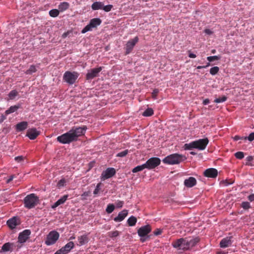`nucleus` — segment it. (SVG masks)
Returning <instances> with one entry per match:
<instances>
[{
	"instance_id": "nucleus-18",
	"label": "nucleus",
	"mask_w": 254,
	"mask_h": 254,
	"mask_svg": "<svg viewBox=\"0 0 254 254\" xmlns=\"http://www.w3.org/2000/svg\"><path fill=\"white\" fill-rule=\"evenodd\" d=\"M232 237H227L223 238L220 243L221 248H225L230 246L232 244Z\"/></svg>"
},
{
	"instance_id": "nucleus-31",
	"label": "nucleus",
	"mask_w": 254,
	"mask_h": 254,
	"mask_svg": "<svg viewBox=\"0 0 254 254\" xmlns=\"http://www.w3.org/2000/svg\"><path fill=\"white\" fill-rule=\"evenodd\" d=\"M234 181L233 179H226L221 181L220 184L224 187L228 186L234 183Z\"/></svg>"
},
{
	"instance_id": "nucleus-3",
	"label": "nucleus",
	"mask_w": 254,
	"mask_h": 254,
	"mask_svg": "<svg viewBox=\"0 0 254 254\" xmlns=\"http://www.w3.org/2000/svg\"><path fill=\"white\" fill-rule=\"evenodd\" d=\"M186 159V157L183 155L175 153L167 156L163 159L162 161L165 164L174 165L179 164Z\"/></svg>"
},
{
	"instance_id": "nucleus-48",
	"label": "nucleus",
	"mask_w": 254,
	"mask_h": 254,
	"mask_svg": "<svg viewBox=\"0 0 254 254\" xmlns=\"http://www.w3.org/2000/svg\"><path fill=\"white\" fill-rule=\"evenodd\" d=\"M128 150H125L123 151H122L117 154V157H123L126 156L128 153Z\"/></svg>"
},
{
	"instance_id": "nucleus-10",
	"label": "nucleus",
	"mask_w": 254,
	"mask_h": 254,
	"mask_svg": "<svg viewBox=\"0 0 254 254\" xmlns=\"http://www.w3.org/2000/svg\"><path fill=\"white\" fill-rule=\"evenodd\" d=\"M102 67L92 68L88 70L86 75V79L87 80H91L95 77H98L99 72L102 70Z\"/></svg>"
},
{
	"instance_id": "nucleus-49",
	"label": "nucleus",
	"mask_w": 254,
	"mask_h": 254,
	"mask_svg": "<svg viewBox=\"0 0 254 254\" xmlns=\"http://www.w3.org/2000/svg\"><path fill=\"white\" fill-rule=\"evenodd\" d=\"M159 93V90L157 89H155L153 90L152 93V97L154 99H156V97L157 96V95Z\"/></svg>"
},
{
	"instance_id": "nucleus-16",
	"label": "nucleus",
	"mask_w": 254,
	"mask_h": 254,
	"mask_svg": "<svg viewBox=\"0 0 254 254\" xmlns=\"http://www.w3.org/2000/svg\"><path fill=\"white\" fill-rule=\"evenodd\" d=\"M203 175L208 178H215L218 175V171L215 168H209L205 170Z\"/></svg>"
},
{
	"instance_id": "nucleus-63",
	"label": "nucleus",
	"mask_w": 254,
	"mask_h": 254,
	"mask_svg": "<svg viewBox=\"0 0 254 254\" xmlns=\"http://www.w3.org/2000/svg\"><path fill=\"white\" fill-rule=\"evenodd\" d=\"M204 32L206 34H208V35H210L212 33V32L211 31V30H210V29H206L204 30Z\"/></svg>"
},
{
	"instance_id": "nucleus-61",
	"label": "nucleus",
	"mask_w": 254,
	"mask_h": 254,
	"mask_svg": "<svg viewBox=\"0 0 254 254\" xmlns=\"http://www.w3.org/2000/svg\"><path fill=\"white\" fill-rule=\"evenodd\" d=\"M234 140H235V141H237L239 139H243V137H241L239 135H235L234 137Z\"/></svg>"
},
{
	"instance_id": "nucleus-26",
	"label": "nucleus",
	"mask_w": 254,
	"mask_h": 254,
	"mask_svg": "<svg viewBox=\"0 0 254 254\" xmlns=\"http://www.w3.org/2000/svg\"><path fill=\"white\" fill-rule=\"evenodd\" d=\"M20 105H16L14 106H11L7 110H6L5 112V115H8L10 114L14 113L16 112L19 108H20Z\"/></svg>"
},
{
	"instance_id": "nucleus-22",
	"label": "nucleus",
	"mask_w": 254,
	"mask_h": 254,
	"mask_svg": "<svg viewBox=\"0 0 254 254\" xmlns=\"http://www.w3.org/2000/svg\"><path fill=\"white\" fill-rule=\"evenodd\" d=\"M79 246L84 245L89 242V239L87 235H83L78 237L77 238Z\"/></svg>"
},
{
	"instance_id": "nucleus-19",
	"label": "nucleus",
	"mask_w": 254,
	"mask_h": 254,
	"mask_svg": "<svg viewBox=\"0 0 254 254\" xmlns=\"http://www.w3.org/2000/svg\"><path fill=\"white\" fill-rule=\"evenodd\" d=\"M74 244L73 242H69L67 243L64 247H62L61 251L63 252V254H66L69 253L72 249L74 248Z\"/></svg>"
},
{
	"instance_id": "nucleus-58",
	"label": "nucleus",
	"mask_w": 254,
	"mask_h": 254,
	"mask_svg": "<svg viewBox=\"0 0 254 254\" xmlns=\"http://www.w3.org/2000/svg\"><path fill=\"white\" fill-rule=\"evenodd\" d=\"M60 205H61L60 204V203L59 202V201L57 200L52 206V208H53V209H55V208H56L57 207H58V206H59Z\"/></svg>"
},
{
	"instance_id": "nucleus-17",
	"label": "nucleus",
	"mask_w": 254,
	"mask_h": 254,
	"mask_svg": "<svg viewBox=\"0 0 254 254\" xmlns=\"http://www.w3.org/2000/svg\"><path fill=\"white\" fill-rule=\"evenodd\" d=\"M40 134V131L35 128H29L27 130L26 136L30 139H35Z\"/></svg>"
},
{
	"instance_id": "nucleus-41",
	"label": "nucleus",
	"mask_w": 254,
	"mask_h": 254,
	"mask_svg": "<svg viewBox=\"0 0 254 254\" xmlns=\"http://www.w3.org/2000/svg\"><path fill=\"white\" fill-rule=\"evenodd\" d=\"M227 98L225 96H223L222 97L216 98L214 100V102L216 103H222L226 101Z\"/></svg>"
},
{
	"instance_id": "nucleus-27",
	"label": "nucleus",
	"mask_w": 254,
	"mask_h": 254,
	"mask_svg": "<svg viewBox=\"0 0 254 254\" xmlns=\"http://www.w3.org/2000/svg\"><path fill=\"white\" fill-rule=\"evenodd\" d=\"M27 125L28 124L26 122H22L16 125V128L18 131H22L27 128Z\"/></svg>"
},
{
	"instance_id": "nucleus-15",
	"label": "nucleus",
	"mask_w": 254,
	"mask_h": 254,
	"mask_svg": "<svg viewBox=\"0 0 254 254\" xmlns=\"http://www.w3.org/2000/svg\"><path fill=\"white\" fill-rule=\"evenodd\" d=\"M31 234V231L29 230H25L22 232L20 233L18 236V242L19 243H25Z\"/></svg>"
},
{
	"instance_id": "nucleus-32",
	"label": "nucleus",
	"mask_w": 254,
	"mask_h": 254,
	"mask_svg": "<svg viewBox=\"0 0 254 254\" xmlns=\"http://www.w3.org/2000/svg\"><path fill=\"white\" fill-rule=\"evenodd\" d=\"M194 141L191 142L190 143H186L184 145V148L186 150H191L193 148H195Z\"/></svg>"
},
{
	"instance_id": "nucleus-39",
	"label": "nucleus",
	"mask_w": 254,
	"mask_h": 254,
	"mask_svg": "<svg viewBox=\"0 0 254 254\" xmlns=\"http://www.w3.org/2000/svg\"><path fill=\"white\" fill-rule=\"evenodd\" d=\"M219 70V67L214 66L210 68V73L212 75H214L218 72Z\"/></svg>"
},
{
	"instance_id": "nucleus-60",
	"label": "nucleus",
	"mask_w": 254,
	"mask_h": 254,
	"mask_svg": "<svg viewBox=\"0 0 254 254\" xmlns=\"http://www.w3.org/2000/svg\"><path fill=\"white\" fill-rule=\"evenodd\" d=\"M90 194V191H85L82 194V196L87 197V196H89Z\"/></svg>"
},
{
	"instance_id": "nucleus-1",
	"label": "nucleus",
	"mask_w": 254,
	"mask_h": 254,
	"mask_svg": "<svg viewBox=\"0 0 254 254\" xmlns=\"http://www.w3.org/2000/svg\"><path fill=\"white\" fill-rule=\"evenodd\" d=\"M87 129L86 126L73 127L67 132L57 137V141L62 144H69L76 141L78 138L83 135Z\"/></svg>"
},
{
	"instance_id": "nucleus-7",
	"label": "nucleus",
	"mask_w": 254,
	"mask_h": 254,
	"mask_svg": "<svg viewBox=\"0 0 254 254\" xmlns=\"http://www.w3.org/2000/svg\"><path fill=\"white\" fill-rule=\"evenodd\" d=\"M161 163V160L159 158L152 157L148 159L145 163H144L146 168L148 169H152L159 166Z\"/></svg>"
},
{
	"instance_id": "nucleus-46",
	"label": "nucleus",
	"mask_w": 254,
	"mask_h": 254,
	"mask_svg": "<svg viewBox=\"0 0 254 254\" xmlns=\"http://www.w3.org/2000/svg\"><path fill=\"white\" fill-rule=\"evenodd\" d=\"M68 197L67 195H63L60 199H59L58 201L60 203V204H62L65 202V201L67 200Z\"/></svg>"
},
{
	"instance_id": "nucleus-30",
	"label": "nucleus",
	"mask_w": 254,
	"mask_h": 254,
	"mask_svg": "<svg viewBox=\"0 0 254 254\" xmlns=\"http://www.w3.org/2000/svg\"><path fill=\"white\" fill-rule=\"evenodd\" d=\"M136 221V218L134 216H131L127 219V222L129 226H133L135 225Z\"/></svg>"
},
{
	"instance_id": "nucleus-64",
	"label": "nucleus",
	"mask_w": 254,
	"mask_h": 254,
	"mask_svg": "<svg viewBox=\"0 0 254 254\" xmlns=\"http://www.w3.org/2000/svg\"><path fill=\"white\" fill-rule=\"evenodd\" d=\"M246 159L248 162H251L253 160V157L252 156H249L247 157Z\"/></svg>"
},
{
	"instance_id": "nucleus-2",
	"label": "nucleus",
	"mask_w": 254,
	"mask_h": 254,
	"mask_svg": "<svg viewBox=\"0 0 254 254\" xmlns=\"http://www.w3.org/2000/svg\"><path fill=\"white\" fill-rule=\"evenodd\" d=\"M87 129L86 126L73 127L67 132L57 137V141L62 144H69L76 141L78 138L83 135Z\"/></svg>"
},
{
	"instance_id": "nucleus-36",
	"label": "nucleus",
	"mask_w": 254,
	"mask_h": 254,
	"mask_svg": "<svg viewBox=\"0 0 254 254\" xmlns=\"http://www.w3.org/2000/svg\"><path fill=\"white\" fill-rule=\"evenodd\" d=\"M37 71L35 65H31L29 68L25 71L26 74H31Z\"/></svg>"
},
{
	"instance_id": "nucleus-4",
	"label": "nucleus",
	"mask_w": 254,
	"mask_h": 254,
	"mask_svg": "<svg viewBox=\"0 0 254 254\" xmlns=\"http://www.w3.org/2000/svg\"><path fill=\"white\" fill-rule=\"evenodd\" d=\"M39 197L35 193H30L25 196L23 199L25 207L31 209L38 204Z\"/></svg>"
},
{
	"instance_id": "nucleus-56",
	"label": "nucleus",
	"mask_w": 254,
	"mask_h": 254,
	"mask_svg": "<svg viewBox=\"0 0 254 254\" xmlns=\"http://www.w3.org/2000/svg\"><path fill=\"white\" fill-rule=\"evenodd\" d=\"M248 199L252 202L254 201V194H252L248 196Z\"/></svg>"
},
{
	"instance_id": "nucleus-52",
	"label": "nucleus",
	"mask_w": 254,
	"mask_h": 254,
	"mask_svg": "<svg viewBox=\"0 0 254 254\" xmlns=\"http://www.w3.org/2000/svg\"><path fill=\"white\" fill-rule=\"evenodd\" d=\"M154 234L156 236H157V235H160L162 234V230L160 229H156L154 231Z\"/></svg>"
},
{
	"instance_id": "nucleus-20",
	"label": "nucleus",
	"mask_w": 254,
	"mask_h": 254,
	"mask_svg": "<svg viewBox=\"0 0 254 254\" xmlns=\"http://www.w3.org/2000/svg\"><path fill=\"white\" fill-rule=\"evenodd\" d=\"M196 184V179L192 177H190L184 181V185L188 188H191L195 186Z\"/></svg>"
},
{
	"instance_id": "nucleus-42",
	"label": "nucleus",
	"mask_w": 254,
	"mask_h": 254,
	"mask_svg": "<svg viewBox=\"0 0 254 254\" xmlns=\"http://www.w3.org/2000/svg\"><path fill=\"white\" fill-rule=\"evenodd\" d=\"M241 207L247 210L251 207L250 203L248 201H244L241 203Z\"/></svg>"
},
{
	"instance_id": "nucleus-37",
	"label": "nucleus",
	"mask_w": 254,
	"mask_h": 254,
	"mask_svg": "<svg viewBox=\"0 0 254 254\" xmlns=\"http://www.w3.org/2000/svg\"><path fill=\"white\" fill-rule=\"evenodd\" d=\"M18 94V92L15 90H11L9 94H8V96H9V98L11 100H13L15 98V97L17 96Z\"/></svg>"
},
{
	"instance_id": "nucleus-45",
	"label": "nucleus",
	"mask_w": 254,
	"mask_h": 254,
	"mask_svg": "<svg viewBox=\"0 0 254 254\" xmlns=\"http://www.w3.org/2000/svg\"><path fill=\"white\" fill-rule=\"evenodd\" d=\"M93 28L90 25L89 23L81 31L82 33H85L86 32L91 31Z\"/></svg>"
},
{
	"instance_id": "nucleus-5",
	"label": "nucleus",
	"mask_w": 254,
	"mask_h": 254,
	"mask_svg": "<svg viewBox=\"0 0 254 254\" xmlns=\"http://www.w3.org/2000/svg\"><path fill=\"white\" fill-rule=\"evenodd\" d=\"M79 73L76 71H66L63 75V80L70 85L75 83L79 76Z\"/></svg>"
},
{
	"instance_id": "nucleus-23",
	"label": "nucleus",
	"mask_w": 254,
	"mask_h": 254,
	"mask_svg": "<svg viewBox=\"0 0 254 254\" xmlns=\"http://www.w3.org/2000/svg\"><path fill=\"white\" fill-rule=\"evenodd\" d=\"M18 219L16 217H13L7 221V224L11 229H14L18 225Z\"/></svg>"
},
{
	"instance_id": "nucleus-54",
	"label": "nucleus",
	"mask_w": 254,
	"mask_h": 254,
	"mask_svg": "<svg viewBox=\"0 0 254 254\" xmlns=\"http://www.w3.org/2000/svg\"><path fill=\"white\" fill-rule=\"evenodd\" d=\"M123 204H124V202L123 201H118L116 204L117 207H118L119 208H121L123 206Z\"/></svg>"
},
{
	"instance_id": "nucleus-9",
	"label": "nucleus",
	"mask_w": 254,
	"mask_h": 254,
	"mask_svg": "<svg viewBox=\"0 0 254 254\" xmlns=\"http://www.w3.org/2000/svg\"><path fill=\"white\" fill-rule=\"evenodd\" d=\"M138 37L136 36L133 39H130L127 42L125 47V55H128L131 53L135 44L138 42Z\"/></svg>"
},
{
	"instance_id": "nucleus-6",
	"label": "nucleus",
	"mask_w": 254,
	"mask_h": 254,
	"mask_svg": "<svg viewBox=\"0 0 254 254\" xmlns=\"http://www.w3.org/2000/svg\"><path fill=\"white\" fill-rule=\"evenodd\" d=\"M60 237L59 233L56 231H51L47 236L45 240V244L47 246H51L55 244Z\"/></svg>"
},
{
	"instance_id": "nucleus-62",
	"label": "nucleus",
	"mask_w": 254,
	"mask_h": 254,
	"mask_svg": "<svg viewBox=\"0 0 254 254\" xmlns=\"http://www.w3.org/2000/svg\"><path fill=\"white\" fill-rule=\"evenodd\" d=\"M189 57L190 58H196V55H195L193 53H190V52H189Z\"/></svg>"
},
{
	"instance_id": "nucleus-59",
	"label": "nucleus",
	"mask_w": 254,
	"mask_h": 254,
	"mask_svg": "<svg viewBox=\"0 0 254 254\" xmlns=\"http://www.w3.org/2000/svg\"><path fill=\"white\" fill-rule=\"evenodd\" d=\"M60 205H61L60 204V203L59 202V201L57 200L52 206V208H53V209H55V208H56L57 207H58V206H59Z\"/></svg>"
},
{
	"instance_id": "nucleus-38",
	"label": "nucleus",
	"mask_w": 254,
	"mask_h": 254,
	"mask_svg": "<svg viewBox=\"0 0 254 254\" xmlns=\"http://www.w3.org/2000/svg\"><path fill=\"white\" fill-rule=\"evenodd\" d=\"M119 234L120 232L117 230L108 232V236L112 238L117 237Z\"/></svg>"
},
{
	"instance_id": "nucleus-28",
	"label": "nucleus",
	"mask_w": 254,
	"mask_h": 254,
	"mask_svg": "<svg viewBox=\"0 0 254 254\" xmlns=\"http://www.w3.org/2000/svg\"><path fill=\"white\" fill-rule=\"evenodd\" d=\"M103 3L100 1L94 2L91 5V8L93 10H96L101 9L103 8Z\"/></svg>"
},
{
	"instance_id": "nucleus-24",
	"label": "nucleus",
	"mask_w": 254,
	"mask_h": 254,
	"mask_svg": "<svg viewBox=\"0 0 254 254\" xmlns=\"http://www.w3.org/2000/svg\"><path fill=\"white\" fill-rule=\"evenodd\" d=\"M14 246L13 243H5L1 248L0 252H5L8 251H12V247Z\"/></svg>"
},
{
	"instance_id": "nucleus-25",
	"label": "nucleus",
	"mask_w": 254,
	"mask_h": 254,
	"mask_svg": "<svg viewBox=\"0 0 254 254\" xmlns=\"http://www.w3.org/2000/svg\"><path fill=\"white\" fill-rule=\"evenodd\" d=\"M101 22L102 21L100 18H94L90 20L89 24L93 28H96L97 26L100 25Z\"/></svg>"
},
{
	"instance_id": "nucleus-47",
	"label": "nucleus",
	"mask_w": 254,
	"mask_h": 254,
	"mask_svg": "<svg viewBox=\"0 0 254 254\" xmlns=\"http://www.w3.org/2000/svg\"><path fill=\"white\" fill-rule=\"evenodd\" d=\"M112 8L113 5L111 4H109L106 6L103 5L102 9H103L106 12H109L111 10Z\"/></svg>"
},
{
	"instance_id": "nucleus-57",
	"label": "nucleus",
	"mask_w": 254,
	"mask_h": 254,
	"mask_svg": "<svg viewBox=\"0 0 254 254\" xmlns=\"http://www.w3.org/2000/svg\"><path fill=\"white\" fill-rule=\"evenodd\" d=\"M60 205H61L60 204V203L59 202V201L57 200L52 206V208H53V209H55V208H56L57 207H58V206H59Z\"/></svg>"
},
{
	"instance_id": "nucleus-51",
	"label": "nucleus",
	"mask_w": 254,
	"mask_h": 254,
	"mask_svg": "<svg viewBox=\"0 0 254 254\" xmlns=\"http://www.w3.org/2000/svg\"><path fill=\"white\" fill-rule=\"evenodd\" d=\"M247 137H245V139H246ZM248 139L250 141H252L254 140V132H252L250 134L249 136L248 137Z\"/></svg>"
},
{
	"instance_id": "nucleus-33",
	"label": "nucleus",
	"mask_w": 254,
	"mask_h": 254,
	"mask_svg": "<svg viewBox=\"0 0 254 254\" xmlns=\"http://www.w3.org/2000/svg\"><path fill=\"white\" fill-rule=\"evenodd\" d=\"M154 113L153 110L151 108H147L142 114L144 117H150Z\"/></svg>"
},
{
	"instance_id": "nucleus-40",
	"label": "nucleus",
	"mask_w": 254,
	"mask_h": 254,
	"mask_svg": "<svg viewBox=\"0 0 254 254\" xmlns=\"http://www.w3.org/2000/svg\"><path fill=\"white\" fill-rule=\"evenodd\" d=\"M115 209V206L113 204H109L107 205L106 211L108 213H111Z\"/></svg>"
},
{
	"instance_id": "nucleus-13",
	"label": "nucleus",
	"mask_w": 254,
	"mask_h": 254,
	"mask_svg": "<svg viewBox=\"0 0 254 254\" xmlns=\"http://www.w3.org/2000/svg\"><path fill=\"white\" fill-rule=\"evenodd\" d=\"M151 231V228L149 225L141 227L137 230V233L140 237H145Z\"/></svg>"
},
{
	"instance_id": "nucleus-55",
	"label": "nucleus",
	"mask_w": 254,
	"mask_h": 254,
	"mask_svg": "<svg viewBox=\"0 0 254 254\" xmlns=\"http://www.w3.org/2000/svg\"><path fill=\"white\" fill-rule=\"evenodd\" d=\"M65 183V180L64 179H62L59 182H58V186H63L64 185V184Z\"/></svg>"
},
{
	"instance_id": "nucleus-43",
	"label": "nucleus",
	"mask_w": 254,
	"mask_h": 254,
	"mask_svg": "<svg viewBox=\"0 0 254 254\" xmlns=\"http://www.w3.org/2000/svg\"><path fill=\"white\" fill-rule=\"evenodd\" d=\"M220 56H210V57H207V61H209V62H213V61H216V60H220Z\"/></svg>"
},
{
	"instance_id": "nucleus-34",
	"label": "nucleus",
	"mask_w": 254,
	"mask_h": 254,
	"mask_svg": "<svg viewBox=\"0 0 254 254\" xmlns=\"http://www.w3.org/2000/svg\"><path fill=\"white\" fill-rule=\"evenodd\" d=\"M60 13L59 9H53L49 11V15L53 17H57Z\"/></svg>"
},
{
	"instance_id": "nucleus-12",
	"label": "nucleus",
	"mask_w": 254,
	"mask_h": 254,
	"mask_svg": "<svg viewBox=\"0 0 254 254\" xmlns=\"http://www.w3.org/2000/svg\"><path fill=\"white\" fill-rule=\"evenodd\" d=\"M116 171L114 168H108L105 171H104L101 174V179L105 180L114 176L116 174Z\"/></svg>"
},
{
	"instance_id": "nucleus-50",
	"label": "nucleus",
	"mask_w": 254,
	"mask_h": 254,
	"mask_svg": "<svg viewBox=\"0 0 254 254\" xmlns=\"http://www.w3.org/2000/svg\"><path fill=\"white\" fill-rule=\"evenodd\" d=\"M100 185H101V184L99 183L96 186V187L95 189L93 191V193L94 194H98L99 193V190H100Z\"/></svg>"
},
{
	"instance_id": "nucleus-44",
	"label": "nucleus",
	"mask_w": 254,
	"mask_h": 254,
	"mask_svg": "<svg viewBox=\"0 0 254 254\" xmlns=\"http://www.w3.org/2000/svg\"><path fill=\"white\" fill-rule=\"evenodd\" d=\"M235 156L239 159H242L244 157V153L243 152L239 151L235 154Z\"/></svg>"
},
{
	"instance_id": "nucleus-11",
	"label": "nucleus",
	"mask_w": 254,
	"mask_h": 254,
	"mask_svg": "<svg viewBox=\"0 0 254 254\" xmlns=\"http://www.w3.org/2000/svg\"><path fill=\"white\" fill-rule=\"evenodd\" d=\"M194 142L196 149H198L200 150H203L205 149L209 142V140L207 138H205L195 140L194 141Z\"/></svg>"
},
{
	"instance_id": "nucleus-53",
	"label": "nucleus",
	"mask_w": 254,
	"mask_h": 254,
	"mask_svg": "<svg viewBox=\"0 0 254 254\" xmlns=\"http://www.w3.org/2000/svg\"><path fill=\"white\" fill-rule=\"evenodd\" d=\"M23 159H24V158L22 156H17V157H15L14 158L15 160L17 162H21L23 160Z\"/></svg>"
},
{
	"instance_id": "nucleus-29",
	"label": "nucleus",
	"mask_w": 254,
	"mask_h": 254,
	"mask_svg": "<svg viewBox=\"0 0 254 254\" xmlns=\"http://www.w3.org/2000/svg\"><path fill=\"white\" fill-rule=\"evenodd\" d=\"M69 7V3L67 2H61L59 5V9L60 11H64L67 9Z\"/></svg>"
},
{
	"instance_id": "nucleus-8",
	"label": "nucleus",
	"mask_w": 254,
	"mask_h": 254,
	"mask_svg": "<svg viewBox=\"0 0 254 254\" xmlns=\"http://www.w3.org/2000/svg\"><path fill=\"white\" fill-rule=\"evenodd\" d=\"M172 246L178 250L185 251L187 250L186 246V238H180L173 241L172 243Z\"/></svg>"
},
{
	"instance_id": "nucleus-21",
	"label": "nucleus",
	"mask_w": 254,
	"mask_h": 254,
	"mask_svg": "<svg viewBox=\"0 0 254 254\" xmlns=\"http://www.w3.org/2000/svg\"><path fill=\"white\" fill-rule=\"evenodd\" d=\"M127 210L126 209H124L121 212H120L117 217L114 218V220L115 222H121L125 218V217L127 216Z\"/></svg>"
},
{
	"instance_id": "nucleus-14",
	"label": "nucleus",
	"mask_w": 254,
	"mask_h": 254,
	"mask_svg": "<svg viewBox=\"0 0 254 254\" xmlns=\"http://www.w3.org/2000/svg\"><path fill=\"white\" fill-rule=\"evenodd\" d=\"M199 239L198 238H186V246L187 250L192 248L199 242Z\"/></svg>"
},
{
	"instance_id": "nucleus-35",
	"label": "nucleus",
	"mask_w": 254,
	"mask_h": 254,
	"mask_svg": "<svg viewBox=\"0 0 254 254\" xmlns=\"http://www.w3.org/2000/svg\"><path fill=\"white\" fill-rule=\"evenodd\" d=\"M146 168V166H145L144 164H142V165H139L135 167L132 170V172L133 173H136L139 171H141Z\"/></svg>"
}]
</instances>
